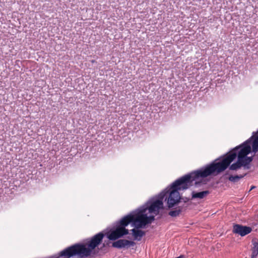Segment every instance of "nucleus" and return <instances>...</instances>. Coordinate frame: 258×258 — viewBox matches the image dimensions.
<instances>
[{
	"label": "nucleus",
	"mask_w": 258,
	"mask_h": 258,
	"mask_svg": "<svg viewBox=\"0 0 258 258\" xmlns=\"http://www.w3.org/2000/svg\"><path fill=\"white\" fill-rule=\"evenodd\" d=\"M255 187V186H252L251 187V188H250V190H249L250 191L251 190H252V189L254 188Z\"/></svg>",
	"instance_id": "obj_18"
},
{
	"label": "nucleus",
	"mask_w": 258,
	"mask_h": 258,
	"mask_svg": "<svg viewBox=\"0 0 258 258\" xmlns=\"http://www.w3.org/2000/svg\"><path fill=\"white\" fill-rule=\"evenodd\" d=\"M92 62H95V60H92Z\"/></svg>",
	"instance_id": "obj_22"
},
{
	"label": "nucleus",
	"mask_w": 258,
	"mask_h": 258,
	"mask_svg": "<svg viewBox=\"0 0 258 258\" xmlns=\"http://www.w3.org/2000/svg\"><path fill=\"white\" fill-rule=\"evenodd\" d=\"M86 257H80V258H85Z\"/></svg>",
	"instance_id": "obj_23"
},
{
	"label": "nucleus",
	"mask_w": 258,
	"mask_h": 258,
	"mask_svg": "<svg viewBox=\"0 0 258 258\" xmlns=\"http://www.w3.org/2000/svg\"><path fill=\"white\" fill-rule=\"evenodd\" d=\"M251 152V148L249 146L240 147L238 146L230 151L224 156L214 160L211 163L204 166L197 171V176L205 178L210 175H216L225 170L239 155L242 158L245 168L248 169L249 164L253 160V157L247 155Z\"/></svg>",
	"instance_id": "obj_2"
},
{
	"label": "nucleus",
	"mask_w": 258,
	"mask_h": 258,
	"mask_svg": "<svg viewBox=\"0 0 258 258\" xmlns=\"http://www.w3.org/2000/svg\"><path fill=\"white\" fill-rule=\"evenodd\" d=\"M255 133V134L257 135V136H258V131Z\"/></svg>",
	"instance_id": "obj_21"
},
{
	"label": "nucleus",
	"mask_w": 258,
	"mask_h": 258,
	"mask_svg": "<svg viewBox=\"0 0 258 258\" xmlns=\"http://www.w3.org/2000/svg\"><path fill=\"white\" fill-rule=\"evenodd\" d=\"M105 246V245L104 243L102 245V247H101V248H102L103 247H104Z\"/></svg>",
	"instance_id": "obj_20"
},
{
	"label": "nucleus",
	"mask_w": 258,
	"mask_h": 258,
	"mask_svg": "<svg viewBox=\"0 0 258 258\" xmlns=\"http://www.w3.org/2000/svg\"><path fill=\"white\" fill-rule=\"evenodd\" d=\"M257 243H255L252 249L251 258H256L258 254V246L256 247Z\"/></svg>",
	"instance_id": "obj_16"
},
{
	"label": "nucleus",
	"mask_w": 258,
	"mask_h": 258,
	"mask_svg": "<svg viewBox=\"0 0 258 258\" xmlns=\"http://www.w3.org/2000/svg\"><path fill=\"white\" fill-rule=\"evenodd\" d=\"M135 219L132 213L124 216L121 219V223H122L121 224V226H122V237L129 233L128 230L126 229L125 227L130 223H132V226L136 228V224H137V223L135 222Z\"/></svg>",
	"instance_id": "obj_6"
},
{
	"label": "nucleus",
	"mask_w": 258,
	"mask_h": 258,
	"mask_svg": "<svg viewBox=\"0 0 258 258\" xmlns=\"http://www.w3.org/2000/svg\"><path fill=\"white\" fill-rule=\"evenodd\" d=\"M210 194L209 190H204L200 192H195L193 191L191 192V199H202Z\"/></svg>",
	"instance_id": "obj_12"
},
{
	"label": "nucleus",
	"mask_w": 258,
	"mask_h": 258,
	"mask_svg": "<svg viewBox=\"0 0 258 258\" xmlns=\"http://www.w3.org/2000/svg\"><path fill=\"white\" fill-rule=\"evenodd\" d=\"M61 251H60L59 253H58V256L57 257V258H59L60 257V256H59V254L60 253ZM62 257H63V258H65V256H63Z\"/></svg>",
	"instance_id": "obj_19"
},
{
	"label": "nucleus",
	"mask_w": 258,
	"mask_h": 258,
	"mask_svg": "<svg viewBox=\"0 0 258 258\" xmlns=\"http://www.w3.org/2000/svg\"><path fill=\"white\" fill-rule=\"evenodd\" d=\"M240 147H246V146H249L251 148V151L253 153H256L258 152L257 135L255 134V132H253L252 136L246 141L240 145Z\"/></svg>",
	"instance_id": "obj_5"
},
{
	"label": "nucleus",
	"mask_w": 258,
	"mask_h": 258,
	"mask_svg": "<svg viewBox=\"0 0 258 258\" xmlns=\"http://www.w3.org/2000/svg\"><path fill=\"white\" fill-rule=\"evenodd\" d=\"M122 224V223H121V219L119 221L116 222V225L114 227L120 238L122 237V226H121Z\"/></svg>",
	"instance_id": "obj_14"
},
{
	"label": "nucleus",
	"mask_w": 258,
	"mask_h": 258,
	"mask_svg": "<svg viewBox=\"0 0 258 258\" xmlns=\"http://www.w3.org/2000/svg\"><path fill=\"white\" fill-rule=\"evenodd\" d=\"M197 171H193L181 177L176 180L173 182L170 187L167 188L158 196V198L149 201L146 205L142 206L140 209H146L149 210L150 213H158L159 210L163 209V200H167V204L168 207L170 209L180 203L179 190H185L187 189L190 183L196 181L195 185L196 187H199L201 184H206L205 180L196 181L200 178L197 176Z\"/></svg>",
	"instance_id": "obj_1"
},
{
	"label": "nucleus",
	"mask_w": 258,
	"mask_h": 258,
	"mask_svg": "<svg viewBox=\"0 0 258 258\" xmlns=\"http://www.w3.org/2000/svg\"><path fill=\"white\" fill-rule=\"evenodd\" d=\"M252 231L250 227L243 226L238 224H234L233 226L232 232L234 233L237 234L241 236H244L250 233Z\"/></svg>",
	"instance_id": "obj_7"
},
{
	"label": "nucleus",
	"mask_w": 258,
	"mask_h": 258,
	"mask_svg": "<svg viewBox=\"0 0 258 258\" xmlns=\"http://www.w3.org/2000/svg\"><path fill=\"white\" fill-rule=\"evenodd\" d=\"M105 236L104 231L99 232L90 238L86 244L76 243L64 249L61 251L59 256H64L65 258H71L76 255L79 257H93L98 252V250H95L96 247L102 243Z\"/></svg>",
	"instance_id": "obj_3"
},
{
	"label": "nucleus",
	"mask_w": 258,
	"mask_h": 258,
	"mask_svg": "<svg viewBox=\"0 0 258 258\" xmlns=\"http://www.w3.org/2000/svg\"><path fill=\"white\" fill-rule=\"evenodd\" d=\"M237 161L231 165H229V169L231 170H237L240 169L242 166L244 167V164L242 162V158L239 155H237Z\"/></svg>",
	"instance_id": "obj_10"
},
{
	"label": "nucleus",
	"mask_w": 258,
	"mask_h": 258,
	"mask_svg": "<svg viewBox=\"0 0 258 258\" xmlns=\"http://www.w3.org/2000/svg\"><path fill=\"white\" fill-rule=\"evenodd\" d=\"M183 207L182 206H178L175 210L170 211L168 214L172 217H176L178 216L181 213Z\"/></svg>",
	"instance_id": "obj_13"
},
{
	"label": "nucleus",
	"mask_w": 258,
	"mask_h": 258,
	"mask_svg": "<svg viewBox=\"0 0 258 258\" xmlns=\"http://www.w3.org/2000/svg\"><path fill=\"white\" fill-rule=\"evenodd\" d=\"M135 242L133 241L128 240L126 239H119L112 243V246L113 247L117 248H122L125 247L134 246Z\"/></svg>",
	"instance_id": "obj_8"
},
{
	"label": "nucleus",
	"mask_w": 258,
	"mask_h": 258,
	"mask_svg": "<svg viewBox=\"0 0 258 258\" xmlns=\"http://www.w3.org/2000/svg\"><path fill=\"white\" fill-rule=\"evenodd\" d=\"M146 209H139L137 211L132 212L135 219L136 228H144L146 225L151 224L155 220L154 216H148L146 213Z\"/></svg>",
	"instance_id": "obj_4"
},
{
	"label": "nucleus",
	"mask_w": 258,
	"mask_h": 258,
	"mask_svg": "<svg viewBox=\"0 0 258 258\" xmlns=\"http://www.w3.org/2000/svg\"><path fill=\"white\" fill-rule=\"evenodd\" d=\"M131 231L134 239L139 241L145 235V232L136 228L132 229Z\"/></svg>",
	"instance_id": "obj_11"
},
{
	"label": "nucleus",
	"mask_w": 258,
	"mask_h": 258,
	"mask_svg": "<svg viewBox=\"0 0 258 258\" xmlns=\"http://www.w3.org/2000/svg\"><path fill=\"white\" fill-rule=\"evenodd\" d=\"M245 174L244 175H236L235 176L230 175L228 177V179L229 181L233 182H237L239 179L242 178Z\"/></svg>",
	"instance_id": "obj_15"
},
{
	"label": "nucleus",
	"mask_w": 258,
	"mask_h": 258,
	"mask_svg": "<svg viewBox=\"0 0 258 258\" xmlns=\"http://www.w3.org/2000/svg\"><path fill=\"white\" fill-rule=\"evenodd\" d=\"M104 233L105 234V236H106L110 240H116L120 238L115 227L111 228L109 231L104 232Z\"/></svg>",
	"instance_id": "obj_9"
},
{
	"label": "nucleus",
	"mask_w": 258,
	"mask_h": 258,
	"mask_svg": "<svg viewBox=\"0 0 258 258\" xmlns=\"http://www.w3.org/2000/svg\"><path fill=\"white\" fill-rule=\"evenodd\" d=\"M180 201L182 200L184 202V203H186L188 201H189L190 200V199L188 198H187V197H183V198H181L180 196Z\"/></svg>",
	"instance_id": "obj_17"
}]
</instances>
